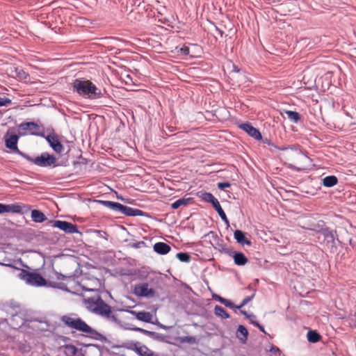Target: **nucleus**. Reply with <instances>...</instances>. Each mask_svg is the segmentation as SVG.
I'll return each instance as SVG.
<instances>
[{
  "label": "nucleus",
  "mask_w": 356,
  "mask_h": 356,
  "mask_svg": "<svg viewBox=\"0 0 356 356\" xmlns=\"http://www.w3.org/2000/svg\"><path fill=\"white\" fill-rule=\"evenodd\" d=\"M60 321L65 326L81 332L83 336L90 339L111 344V342L105 336L88 325L83 320L72 313L60 317Z\"/></svg>",
  "instance_id": "obj_1"
},
{
  "label": "nucleus",
  "mask_w": 356,
  "mask_h": 356,
  "mask_svg": "<svg viewBox=\"0 0 356 356\" xmlns=\"http://www.w3.org/2000/svg\"><path fill=\"white\" fill-rule=\"evenodd\" d=\"M0 265L6 266L15 268L19 271L17 276L21 280L26 282V283L30 286L40 287L50 286L54 288L59 289L63 291H68L67 286L63 283H50L48 284L47 281L38 273L30 272L24 269H20L15 267L12 264H3L0 263Z\"/></svg>",
  "instance_id": "obj_2"
},
{
  "label": "nucleus",
  "mask_w": 356,
  "mask_h": 356,
  "mask_svg": "<svg viewBox=\"0 0 356 356\" xmlns=\"http://www.w3.org/2000/svg\"><path fill=\"white\" fill-rule=\"evenodd\" d=\"M74 92L86 99H97L104 97L106 91L97 88L90 80L76 79L72 83Z\"/></svg>",
  "instance_id": "obj_3"
},
{
  "label": "nucleus",
  "mask_w": 356,
  "mask_h": 356,
  "mask_svg": "<svg viewBox=\"0 0 356 356\" xmlns=\"http://www.w3.org/2000/svg\"><path fill=\"white\" fill-rule=\"evenodd\" d=\"M84 302L87 309L92 313L105 318L110 322L120 324V321L113 313L111 307L102 300L101 296L88 298L84 300Z\"/></svg>",
  "instance_id": "obj_4"
},
{
  "label": "nucleus",
  "mask_w": 356,
  "mask_h": 356,
  "mask_svg": "<svg viewBox=\"0 0 356 356\" xmlns=\"http://www.w3.org/2000/svg\"><path fill=\"white\" fill-rule=\"evenodd\" d=\"M26 135L25 132L19 131L17 134L14 128L9 129L3 136L5 145L10 152L17 154L24 159L26 153L22 152L18 148L17 143L20 136Z\"/></svg>",
  "instance_id": "obj_5"
},
{
  "label": "nucleus",
  "mask_w": 356,
  "mask_h": 356,
  "mask_svg": "<svg viewBox=\"0 0 356 356\" xmlns=\"http://www.w3.org/2000/svg\"><path fill=\"white\" fill-rule=\"evenodd\" d=\"M24 159L41 168H54L60 165L57 163L56 157L47 152H42L40 156L35 157H32L26 154Z\"/></svg>",
  "instance_id": "obj_6"
},
{
  "label": "nucleus",
  "mask_w": 356,
  "mask_h": 356,
  "mask_svg": "<svg viewBox=\"0 0 356 356\" xmlns=\"http://www.w3.org/2000/svg\"><path fill=\"white\" fill-rule=\"evenodd\" d=\"M201 198L202 200L211 203L214 208V209L216 211V212L218 213L219 216L220 217L221 220L225 223L227 228H228L229 225V221L222 209L219 201L216 197H214V195L209 192H204L201 195Z\"/></svg>",
  "instance_id": "obj_7"
},
{
  "label": "nucleus",
  "mask_w": 356,
  "mask_h": 356,
  "mask_svg": "<svg viewBox=\"0 0 356 356\" xmlns=\"http://www.w3.org/2000/svg\"><path fill=\"white\" fill-rule=\"evenodd\" d=\"M49 223L54 227L58 228L65 234H81L76 226V225L72 222L60 220H51Z\"/></svg>",
  "instance_id": "obj_8"
},
{
  "label": "nucleus",
  "mask_w": 356,
  "mask_h": 356,
  "mask_svg": "<svg viewBox=\"0 0 356 356\" xmlns=\"http://www.w3.org/2000/svg\"><path fill=\"white\" fill-rule=\"evenodd\" d=\"M322 235L324 237V241L327 248L331 252L336 251L337 248L336 242L341 243L337 231L329 227Z\"/></svg>",
  "instance_id": "obj_9"
},
{
  "label": "nucleus",
  "mask_w": 356,
  "mask_h": 356,
  "mask_svg": "<svg viewBox=\"0 0 356 356\" xmlns=\"http://www.w3.org/2000/svg\"><path fill=\"white\" fill-rule=\"evenodd\" d=\"M134 293L138 297L149 298L154 296L155 291L153 288H149L147 283L143 282L134 285Z\"/></svg>",
  "instance_id": "obj_10"
},
{
  "label": "nucleus",
  "mask_w": 356,
  "mask_h": 356,
  "mask_svg": "<svg viewBox=\"0 0 356 356\" xmlns=\"http://www.w3.org/2000/svg\"><path fill=\"white\" fill-rule=\"evenodd\" d=\"M220 252H224L226 254L232 257L234 259V264L237 266H244L248 263V258L241 252H237L233 249L222 248Z\"/></svg>",
  "instance_id": "obj_11"
},
{
  "label": "nucleus",
  "mask_w": 356,
  "mask_h": 356,
  "mask_svg": "<svg viewBox=\"0 0 356 356\" xmlns=\"http://www.w3.org/2000/svg\"><path fill=\"white\" fill-rule=\"evenodd\" d=\"M238 128L246 132L250 136L257 140L262 139V136L259 130L254 127L250 122H244L238 124Z\"/></svg>",
  "instance_id": "obj_12"
},
{
  "label": "nucleus",
  "mask_w": 356,
  "mask_h": 356,
  "mask_svg": "<svg viewBox=\"0 0 356 356\" xmlns=\"http://www.w3.org/2000/svg\"><path fill=\"white\" fill-rule=\"evenodd\" d=\"M31 210V206L24 204H6V213L24 214Z\"/></svg>",
  "instance_id": "obj_13"
},
{
  "label": "nucleus",
  "mask_w": 356,
  "mask_h": 356,
  "mask_svg": "<svg viewBox=\"0 0 356 356\" xmlns=\"http://www.w3.org/2000/svg\"><path fill=\"white\" fill-rule=\"evenodd\" d=\"M45 139L55 152L61 154L64 151V146L59 141L57 136L48 135L45 137Z\"/></svg>",
  "instance_id": "obj_14"
},
{
  "label": "nucleus",
  "mask_w": 356,
  "mask_h": 356,
  "mask_svg": "<svg viewBox=\"0 0 356 356\" xmlns=\"http://www.w3.org/2000/svg\"><path fill=\"white\" fill-rule=\"evenodd\" d=\"M86 349L82 350L81 356H102L101 347L97 344H85Z\"/></svg>",
  "instance_id": "obj_15"
},
{
  "label": "nucleus",
  "mask_w": 356,
  "mask_h": 356,
  "mask_svg": "<svg viewBox=\"0 0 356 356\" xmlns=\"http://www.w3.org/2000/svg\"><path fill=\"white\" fill-rule=\"evenodd\" d=\"M120 213L127 216H146L143 211L122 204Z\"/></svg>",
  "instance_id": "obj_16"
},
{
  "label": "nucleus",
  "mask_w": 356,
  "mask_h": 356,
  "mask_svg": "<svg viewBox=\"0 0 356 356\" xmlns=\"http://www.w3.org/2000/svg\"><path fill=\"white\" fill-rule=\"evenodd\" d=\"M234 238L236 242L241 245H246L250 246L252 245L250 240L247 238L245 233L241 230H235L234 232Z\"/></svg>",
  "instance_id": "obj_17"
},
{
  "label": "nucleus",
  "mask_w": 356,
  "mask_h": 356,
  "mask_svg": "<svg viewBox=\"0 0 356 356\" xmlns=\"http://www.w3.org/2000/svg\"><path fill=\"white\" fill-rule=\"evenodd\" d=\"M153 249L157 254L165 255L170 251L171 247L165 243L158 242L154 245Z\"/></svg>",
  "instance_id": "obj_18"
},
{
  "label": "nucleus",
  "mask_w": 356,
  "mask_h": 356,
  "mask_svg": "<svg viewBox=\"0 0 356 356\" xmlns=\"http://www.w3.org/2000/svg\"><path fill=\"white\" fill-rule=\"evenodd\" d=\"M31 217L32 220L36 223H42L47 220L44 213L38 209H33L31 211Z\"/></svg>",
  "instance_id": "obj_19"
},
{
  "label": "nucleus",
  "mask_w": 356,
  "mask_h": 356,
  "mask_svg": "<svg viewBox=\"0 0 356 356\" xmlns=\"http://www.w3.org/2000/svg\"><path fill=\"white\" fill-rule=\"evenodd\" d=\"M137 345H140L139 342H135L134 341H127L124 342H122L121 343L111 345V348H124L127 350H135Z\"/></svg>",
  "instance_id": "obj_20"
},
{
  "label": "nucleus",
  "mask_w": 356,
  "mask_h": 356,
  "mask_svg": "<svg viewBox=\"0 0 356 356\" xmlns=\"http://www.w3.org/2000/svg\"><path fill=\"white\" fill-rule=\"evenodd\" d=\"M248 331L247 328L243 325H239L236 331V337L241 343H245L248 339Z\"/></svg>",
  "instance_id": "obj_21"
},
{
  "label": "nucleus",
  "mask_w": 356,
  "mask_h": 356,
  "mask_svg": "<svg viewBox=\"0 0 356 356\" xmlns=\"http://www.w3.org/2000/svg\"><path fill=\"white\" fill-rule=\"evenodd\" d=\"M328 228L323 220H320L314 224L311 227L307 228V229L323 234Z\"/></svg>",
  "instance_id": "obj_22"
},
{
  "label": "nucleus",
  "mask_w": 356,
  "mask_h": 356,
  "mask_svg": "<svg viewBox=\"0 0 356 356\" xmlns=\"http://www.w3.org/2000/svg\"><path fill=\"white\" fill-rule=\"evenodd\" d=\"M130 312L131 314H136V318L138 321L145 322V323H152V321H151L152 320V314L148 312L143 311V312H136L131 311Z\"/></svg>",
  "instance_id": "obj_23"
},
{
  "label": "nucleus",
  "mask_w": 356,
  "mask_h": 356,
  "mask_svg": "<svg viewBox=\"0 0 356 356\" xmlns=\"http://www.w3.org/2000/svg\"><path fill=\"white\" fill-rule=\"evenodd\" d=\"M338 183V179L334 175H329L325 177L322 180V184L323 186L326 188H330L335 185H337Z\"/></svg>",
  "instance_id": "obj_24"
},
{
  "label": "nucleus",
  "mask_w": 356,
  "mask_h": 356,
  "mask_svg": "<svg viewBox=\"0 0 356 356\" xmlns=\"http://www.w3.org/2000/svg\"><path fill=\"white\" fill-rule=\"evenodd\" d=\"M193 200L191 197H182L175 200L174 202L171 204V207L173 209H177L181 207H185L188 205V204Z\"/></svg>",
  "instance_id": "obj_25"
},
{
  "label": "nucleus",
  "mask_w": 356,
  "mask_h": 356,
  "mask_svg": "<svg viewBox=\"0 0 356 356\" xmlns=\"http://www.w3.org/2000/svg\"><path fill=\"white\" fill-rule=\"evenodd\" d=\"M307 340L309 343H315L318 342L321 339V334L316 330H309L307 334Z\"/></svg>",
  "instance_id": "obj_26"
},
{
  "label": "nucleus",
  "mask_w": 356,
  "mask_h": 356,
  "mask_svg": "<svg viewBox=\"0 0 356 356\" xmlns=\"http://www.w3.org/2000/svg\"><path fill=\"white\" fill-rule=\"evenodd\" d=\"M134 352L140 356H152L153 353L146 346L137 345Z\"/></svg>",
  "instance_id": "obj_27"
},
{
  "label": "nucleus",
  "mask_w": 356,
  "mask_h": 356,
  "mask_svg": "<svg viewBox=\"0 0 356 356\" xmlns=\"http://www.w3.org/2000/svg\"><path fill=\"white\" fill-rule=\"evenodd\" d=\"M284 113L287 115L288 119L293 123H298L301 119V115L297 111H284Z\"/></svg>",
  "instance_id": "obj_28"
},
{
  "label": "nucleus",
  "mask_w": 356,
  "mask_h": 356,
  "mask_svg": "<svg viewBox=\"0 0 356 356\" xmlns=\"http://www.w3.org/2000/svg\"><path fill=\"white\" fill-rule=\"evenodd\" d=\"M213 298L214 300H216V301L220 302V303H222V305H224L227 307H229L230 309H234V307H235V305H234V302H232L229 300H227L226 298H224L221 297L219 295L214 294V295H213Z\"/></svg>",
  "instance_id": "obj_29"
},
{
  "label": "nucleus",
  "mask_w": 356,
  "mask_h": 356,
  "mask_svg": "<svg viewBox=\"0 0 356 356\" xmlns=\"http://www.w3.org/2000/svg\"><path fill=\"white\" fill-rule=\"evenodd\" d=\"M19 129L24 131V132L27 134L26 132V131L38 129V125L37 123L34 122H22L19 125Z\"/></svg>",
  "instance_id": "obj_30"
},
{
  "label": "nucleus",
  "mask_w": 356,
  "mask_h": 356,
  "mask_svg": "<svg viewBox=\"0 0 356 356\" xmlns=\"http://www.w3.org/2000/svg\"><path fill=\"white\" fill-rule=\"evenodd\" d=\"M214 312L215 314L217 316L220 317L223 319H227L229 318V314L227 313V312L221 306L216 305L214 308Z\"/></svg>",
  "instance_id": "obj_31"
},
{
  "label": "nucleus",
  "mask_w": 356,
  "mask_h": 356,
  "mask_svg": "<svg viewBox=\"0 0 356 356\" xmlns=\"http://www.w3.org/2000/svg\"><path fill=\"white\" fill-rule=\"evenodd\" d=\"M63 353L65 356H74L77 353V348L72 344H65L63 346Z\"/></svg>",
  "instance_id": "obj_32"
},
{
  "label": "nucleus",
  "mask_w": 356,
  "mask_h": 356,
  "mask_svg": "<svg viewBox=\"0 0 356 356\" xmlns=\"http://www.w3.org/2000/svg\"><path fill=\"white\" fill-rule=\"evenodd\" d=\"M15 72L17 78L19 81H26L29 74L26 73L22 67H15Z\"/></svg>",
  "instance_id": "obj_33"
},
{
  "label": "nucleus",
  "mask_w": 356,
  "mask_h": 356,
  "mask_svg": "<svg viewBox=\"0 0 356 356\" xmlns=\"http://www.w3.org/2000/svg\"><path fill=\"white\" fill-rule=\"evenodd\" d=\"M176 258H177L180 261L185 263L190 262L191 259V257L189 253L183 252H178L176 254Z\"/></svg>",
  "instance_id": "obj_34"
},
{
  "label": "nucleus",
  "mask_w": 356,
  "mask_h": 356,
  "mask_svg": "<svg viewBox=\"0 0 356 356\" xmlns=\"http://www.w3.org/2000/svg\"><path fill=\"white\" fill-rule=\"evenodd\" d=\"M176 52L181 56H188L190 53V50L188 46L184 44L182 46H177L175 47Z\"/></svg>",
  "instance_id": "obj_35"
},
{
  "label": "nucleus",
  "mask_w": 356,
  "mask_h": 356,
  "mask_svg": "<svg viewBox=\"0 0 356 356\" xmlns=\"http://www.w3.org/2000/svg\"><path fill=\"white\" fill-rule=\"evenodd\" d=\"M122 204L117 202H112L109 201V203L107 205V208L114 211L120 213Z\"/></svg>",
  "instance_id": "obj_36"
},
{
  "label": "nucleus",
  "mask_w": 356,
  "mask_h": 356,
  "mask_svg": "<svg viewBox=\"0 0 356 356\" xmlns=\"http://www.w3.org/2000/svg\"><path fill=\"white\" fill-rule=\"evenodd\" d=\"M247 289L252 290V293L250 296H246L243 300H242V305H247L249 302H250L255 296L256 291L253 289L250 286H248Z\"/></svg>",
  "instance_id": "obj_37"
},
{
  "label": "nucleus",
  "mask_w": 356,
  "mask_h": 356,
  "mask_svg": "<svg viewBox=\"0 0 356 356\" xmlns=\"http://www.w3.org/2000/svg\"><path fill=\"white\" fill-rule=\"evenodd\" d=\"M150 338L159 341H164L165 337L163 334L152 332Z\"/></svg>",
  "instance_id": "obj_38"
},
{
  "label": "nucleus",
  "mask_w": 356,
  "mask_h": 356,
  "mask_svg": "<svg viewBox=\"0 0 356 356\" xmlns=\"http://www.w3.org/2000/svg\"><path fill=\"white\" fill-rule=\"evenodd\" d=\"M12 101L10 99L3 97H0V107L6 106L11 104Z\"/></svg>",
  "instance_id": "obj_39"
},
{
  "label": "nucleus",
  "mask_w": 356,
  "mask_h": 356,
  "mask_svg": "<svg viewBox=\"0 0 356 356\" xmlns=\"http://www.w3.org/2000/svg\"><path fill=\"white\" fill-rule=\"evenodd\" d=\"M217 186L220 190H225L227 188H229L231 186V184L229 181H222L218 182Z\"/></svg>",
  "instance_id": "obj_40"
},
{
  "label": "nucleus",
  "mask_w": 356,
  "mask_h": 356,
  "mask_svg": "<svg viewBox=\"0 0 356 356\" xmlns=\"http://www.w3.org/2000/svg\"><path fill=\"white\" fill-rule=\"evenodd\" d=\"M124 328L125 330L136 331V332H140V331H141L140 327H138L136 326H134V325H130V324H127V326H125Z\"/></svg>",
  "instance_id": "obj_41"
},
{
  "label": "nucleus",
  "mask_w": 356,
  "mask_h": 356,
  "mask_svg": "<svg viewBox=\"0 0 356 356\" xmlns=\"http://www.w3.org/2000/svg\"><path fill=\"white\" fill-rule=\"evenodd\" d=\"M275 148L277 149H279L280 151H286V150H288V149H291V150H293L295 149V147L293 145H289V146H282V147H279V146H275Z\"/></svg>",
  "instance_id": "obj_42"
},
{
  "label": "nucleus",
  "mask_w": 356,
  "mask_h": 356,
  "mask_svg": "<svg viewBox=\"0 0 356 356\" xmlns=\"http://www.w3.org/2000/svg\"><path fill=\"white\" fill-rule=\"evenodd\" d=\"M152 323L154 324V325H156L158 327H159L160 328H161L163 330H169L171 327L163 325L158 320H156L155 322H152Z\"/></svg>",
  "instance_id": "obj_43"
},
{
  "label": "nucleus",
  "mask_w": 356,
  "mask_h": 356,
  "mask_svg": "<svg viewBox=\"0 0 356 356\" xmlns=\"http://www.w3.org/2000/svg\"><path fill=\"white\" fill-rule=\"evenodd\" d=\"M270 352L273 353H275V354H277H277H278V356H280V354H281V350H280V349L278 347H277V346H274V345H272V346H270Z\"/></svg>",
  "instance_id": "obj_44"
},
{
  "label": "nucleus",
  "mask_w": 356,
  "mask_h": 356,
  "mask_svg": "<svg viewBox=\"0 0 356 356\" xmlns=\"http://www.w3.org/2000/svg\"><path fill=\"white\" fill-rule=\"evenodd\" d=\"M240 313L243 315L246 318H257L254 314H248L245 310H240Z\"/></svg>",
  "instance_id": "obj_45"
},
{
  "label": "nucleus",
  "mask_w": 356,
  "mask_h": 356,
  "mask_svg": "<svg viewBox=\"0 0 356 356\" xmlns=\"http://www.w3.org/2000/svg\"><path fill=\"white\" fill-rule=\"evenodd\" d=\"M95 232L98 234V235L100 237L104 238L106 241L108 240V235L107 234V233L106 232H104L102 230H96Z\"/></svg>",
  "instance_id": "obj_46"
},
{
  "label": "nucleus",
  "mask_w": 356,
  "mask_h": 356,
  "mask_svg": "<svg viewBox=\"0 0 356 356\" xmlns=\"http://www.w3.org/2000/svg\"><path fill=\"white\" fill-rule=\"evenodd\" d=\"M56 279L58 281L64 280L65 278H67V276L63 275L60 273L56 272L55 273Z\"/></svg>",
  "instance_id": "obj_47"
},
{
  "label": "nucleus",
  "mask_w": 356,
  "mask_h": 356,
  "mask_svg": "<svg viewBox=\"0 0 356 356\" xmlns=\"http://www.w3.org/2000/svg\"><path fill=\"white\" fill-rule=\"evenodd\" d=\"M144 245H145V242L144 241H138V242H136L135 243H133L131 245V247H133L134 248H142Z\"/></svg>",
  "instance_id": "obj_48"
},
{
  "label": "nucleus",
  "mask_w": 356,
  "mask_h": 356,
  "mask_svg": "<svg viewBox=\"0 0 356 356\" xmlns=\"http://www.w3.org/2000/svg\"><path fill=\"white\" fill-rule=\"evenodd\" d=\"M261 140L264 144H266L269 146H272L273 147L276 146L273 143H272L271 140L269 138H265L264 139L262 138Z\"/></svg>",
  "instance_id": "obj_49"
},
{
  "label": "nucleus",
  "mask_w": 356,
  "mask_h": 356,
  "mask_svg": "<svg viewBox=\"0 0 356 356\" xmlns=\"http://www.w3.org/2000/svg\"><path fill=\"white\" fill-rule=\"evenodd\" d=\"M94 202L99 204L103 205L106 207H107L108 204L109 203L108 200H95Z\"/></svg>",
  "instance_id": "obj_50"
},
{
  "label": "nucleus",
  "mask_w": 356,
  "mask_h": 356,
  "mask_svg": "<svg viewBox=\"0 0 356 356\" xmlns=\"http://www.w3.org/2000/svg\"><path fill=\"white\" fill-rule=\"evenodd\" d=\"M182 341L192 343L195 341V339L191 336H186L183 338Z\"/></svg>",
  "instance_id": "obj_51"
},
{
  "label": "nucleus",
  "mask_w": 356,
  "mask_h": 356,
  "mask_svg": "<svg viewBox=\"0 0 356 356\" xmlns=\"http://www.w3.org/2000/svg\"><path fill=\"white\" fill-rule=\"evenodd\" d=\"M140 330H141L140 333H142V334H143L150 337L151 333H152V331H149V330H145L143 328H141Z\"/></svg>",
  "instance_id": "obj_52"
},
{
  "label": "nucleus",
  "mask_w": 356,
  "mask_h": 356,
  "mask_svg": "<svg viewBox=\"0 0 356 356\" xmlns=\"http://www.w3.org/2000/svg\"><path fill=\"white\" fill-rule=\"evenodd\" d=\"M6 213V204L0 203V214Z\"/></svg>",
  "instance_id": "obj_53"
},
{
  "label": "nucleus",
  "mask_w": 356,
  "mask_h": 356,
  "mask_svg": "<svg viewBox=\"0 0 356 356\" xmlns=\"http://www.w3.org/2000/svg\"><path fill=\"white\" fill-rule=\"evenodd\" d=\"M59 339L63 341V342H67L70 340V339L67 337H65V336H60L59 337Z\"/></svg>",
  "instance_id": "obj_54"
},
{
  "label": "nucleus",
  "mask_w": 356,
  "mask_h": 356,
  "mask_svg": "<svg viewBox=\"0 0 356 356\" xmlns=\"http://www.w3.org/2000/svg\"><path fill=\"white\" fill-rule=\"evenodd\" d=\"M215 29H216V31L222 37L223 35V34H224V31L222 30H221L220 29H219L218 27H217V26H215Z\"/></svg>",
  "instance_id": "obj_55"
},
{
  "label": "nucleus",
  "mask_w": 356,
  "mask_h": 356,
  "mask_svg": "<svg viewBox=\"0 0 356 356\" xmlns=\"http://www.w3.org/2000/svg\"><path fill=\"white\" fill-rule=\"evenodd\" d=\"M232 72L238 73L240 72V69L238 67V66L234 65Z\"/></svg>",
  "instance_id": "obj_56"
},
{
  "label": "nucleus",
  "mask_w": 356,
  "mask_h": 356,
  "mask_svg": "<svg viewBox=\"0 0 356 356\" xmlns=\"http://www.w3.org/2000/svg\"><path fill=\"white\" fill-rule=\"evenodd\" d=\"M251 324L257 327L260 323L258 321H257L256 320H254V321H251Z\"/></svg>",
  "instance_id": "obj_57"
},
{
  "label": "nucleus",
  "mask_w": 356,
  "mask_h": 356,
  "mask_svg": "<svg viewBox=\"0 0 356 356\" xmlns=\"http://www.w3.org/2000/svg\"><path fill=\"white\" fill-rule=\"evenodd\" d=\"M257 327L259 329V330H260L261 332H263V333H264V334H266V331H265V329H264V326H263V325H261V324H259V325Z\"/></svg>",
  "instance_id": "obj_58"
},
{
  "label": "nucleus",
  "mask_w": 356,
  "mask_h": 356,
  "mask_svg": "<svg viewBox=\"0 0 356 356\" xmlns=\"http://www.w3.org/2000/svg\"><path fill=\"white\" fill-rule=\"evenodd\" d=\"M245 305H242V302H241V304L239 305H235V307H234V309H239V310H242L241 308L243 307H244Z\"/></svg>",
  "instance_id": "obj_59"
},
{
  "label": "nucleus",
  "mask_w": 356,
  "mask_h": 356,
  "mask_svg": "<svg viewBox=\"0 0 356 356\" xmlns=\"http://www.w3.org/2000/svg\"><path fill=\"white\" fill-rule=\"evenodd\" d=\"M248 319L250 320V323H251V321H254L256 319V318H248Z\"/></svg>",
  "instance_id": "obj_60"
},
{
  "label": "nucleus",
  "mask_w": 356,
  "mask_h": 356,
  "mask_svg": "<svg viewBox=\"0 0 356 356\" xmlns=\"http://www.w3.org/2000/svg\"><path fill=\"white\" fill-rule=\"evenodd\" d=\"M118 199L121 200H124V198H123L122 197H119V196H118Z\"/></svg>",
  "instance_id": "obj_61"
},
{
  "label": "nucleus",
  "mask_w": 356,
  "mask_h": 356,
  "mask_svg": "<svg viewBox=\"0 0 356 356\" xmlns=\"http://www.w3.org/2000/svg\"><path fill=\"white\" fill-rule=\"evenodd\" d=\"M222 248H224V247L222 245H220L219 250H222Z\"/></svg>",
  "instance_id": "obj_62"
},
{
  "label": "nucleus",
  "mask_w": 356,
  "mask_h": 356,
  "mask_svg": "<svg viewBox=\"0 0 356 356\" xmlns=\"http://www.w3.org/2000/svg\"><path fill=\"white\" fill-rule=\"evenodd\" d=\"M32 135H37V134L31 133Z\"/></svg>",
  "instance_id": "obj_63"
},
{
  "label": "nucleus",
  "mask_w": 356,
  "mask_h": 356,
  "mask_svg": "<svg viewBox=\"0 0 356 356\" xmlns=\"http://www.w3.org/2000/svg\"><path fill=\"white\" fill-rule=\"evenodd\" d=\"M210 234H214V232H212V231H211V232H210Z\"/></svg>",
  "instance_id": "obj_64"
}]
</instances>
